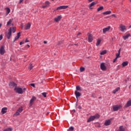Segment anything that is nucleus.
<instances>
[{
	"mask_svg": "<svg viewBox=\"0 0 131 131\" xmlns=\"http://www.w3.org/2000/svg\"><path fill=\"white\" fill-rule=\"evenodd\" d=\"M100 118V115L98 114L94 116H91L87 120V122H91V121H94L95 119H99Z\"/></svg>",
	"mask_w": 131,
	"mask_h": 131,
	"instance_id": "nucleus-1",
	"label": "nucleus"
},
{
	"mask_svg": "<svg viewBox=\"0 0 131 131\" xmlns=\"http://www.w3.org/2000/svg\"><path fill=\"white\" fill-rule=\"evenodd\" d=\"M14 91L15 93H17V94H23L26 91V89L24 88L23 89L20 87H15L14 88Z\"/></svg>",
	"mask_w": 131,
	"mask_h": 131,
	"instance_id": "nucleus-2",
	"label": "nucleus"
},
{
	"mask_svg": "<svg viewBox=\"0 0 131 131\" xmlns=\"http://www.w3.org/2000/svg\"><path fill=\"white\" fill-rule=\"evenodd\" d=\"M22 112H23V106H20L13 115V116H19V115H20V113H22Z\"/></svg>",
	"mask_w": 131,
	"mask_h": 131,
	"instance_id": "nucleus-3",
	"label": "nucleus"
},
{
	"mask_svg": "<svg viewBox=\"0 0 131 131\" xmlns=\"http://www.w3.org/2000/svg\"><path fill=\"white\" fill-rule=\"evenodd\" d=\"M68 8H69V6L68 5L60 6L59 7H57L55 11H59L60 10H66V9H68Z\"/></svg>",
	"mask_w": 131,
	"mask_h": 131,
	"instance_id": "nucleus-4",
	"label": "nucleus"
},
{
	"mask_svg": "<svg viewBox=\"0 0 131 131\" xmlns=\"http://www.w3.org/2000/svg\"><path fill=\"white\" fill-rule=\"evenodd\" d=\"M62 19V15H58L54 18V21L56 23H59Z\"/></svg>",
	"mask_w": 131,
	"mask_h": 131,
	"instance_id": "nucleus-5",
	"label": "nucleus"
},
{
	"mask_svg": "<svg viewBox=\"0 0 131 131\" xmlns=\"http://www.w3.org/2000/svg\"><path fill=\"white\" fill-rule=\"evenodd\" d=\"M100 69L102 71H106L107 70V67H106V63L105 62H102L100 64Z\"/></svg>",
	"mask_w": 131,
	"mask_h": 131,
	"instance_id": "nucleus-6",
	"label": "nucleus"
},
{
	"mask_svg": "<svg viewBox=\"0 0 131 131\" xmlns=\"http://www.w3.org/2000/svg\"><path fill=\"white\" fill-rule=\"evenodd\" d=\"M119 29L121 32H125V31H126V27H125V26H124V25H120Z\"/></svg>",
	"mask_w": 131,
	"mask_h": 131,
	"instance_id": "nucleus-7",
	"label": "nucleus"
},
{
	"mask_svg": "<svg viewBox=\"0 0 131 131\" xmlns=\"http://www.w3.org/2000/svg\"><path fill=\"white\" fill-rule=\"evenodd\" d=\"M31 27V23H28L24 25L25 30H29Z\"/></svg>",
	"mask_w": 131,
	"mask_h": 131,
	"instance_id": "nucleus-8",
	"label": "nucleus"
},
{
	"mask_svg": "<svg viewBox=\"0 0 131 131\" xmlns=\"http://www.w3.org/2000/svg\"><path fill=\"white\" fill-rule=\"evenodd\" d=\"M6 53V49H5V46H2L0 47V55H5Z\"/></svg>",
	"mask_w": 131,
	"mask_h": 131,
	"instance_id": "nucleus-9",
	"label": "nucleus"
},
{
	"mask_svg": "<svg viewBox=\"0 0 131 131\" xmlns=\"http://www.w3.org/2000/svg\"><path fill=\"white\" fill-rule=\"evenodd\" d=\"M122 107V106H121V105H116L113 106V109L114 111H118Z\"/></svg>",
	"mask_w": 131,
	"mask_h": 131,
	"instance_id": "nucleus-10",
	"label": "nucleus"
},
{
	"mask_svg": "<svg viewBox=\"0 0 131 131\" xmlns=\"http://www.w3.org/2000/svg\"><path fill=\"white\" fill-rule=\"evenodd\" d=\"M50 5H51V3H50V2L46 1L45 2V5L41 6L40 8H42V9H46V8H48V7H49Z\"/></svg>",
	"mask_w": 131,
	"mask_h": 131,
	"instance_id": "nucleus-11",
	"label": "nucleus"
},
{
	"mask_svg": "<svg viewBox=\"0 0 131 131\" xmlns=\"http://www.w3.org/2000/svg\"><path fill=\"white\" fill-rule=\"evenodd\" d=\"M98 1H95V2H92L90 5H89V9L90 10H93L94 9V6H96V5H97V4H98Z\"/></svg>",
	"mask_w": 131,
	"mask_h": 131,
	"instance_id": "nucleus-12",
	"label": "nucleus"
},
{
	"mask_svg": "<svg viewBox=\"0 0 131 131\" xmlns=\"http://www.w3.org/2000/svg\"><path fill=\"white\" fill-rule=\"evenodd\" d=\"M111 29V26H108L107 27L104 28L102 29V32L103 34H105L106 33L108 32L109 30Z\"/></svg>",
	"mask_w": 131,
	"mask_h": 131,
	"instance_id": "nucleus-13",
	"label": "nucleus"
},
{
	"mask_svg": "<svg viewBox=\"0 0 131 131\" xmlns=\"http://www.w3.org/2000/svg\"><path fill=\"white\" fill-rule=\"evenodd\" d=\"M88 35L89 42H92L94 40V37H93V35H91V33H88Z\"/></svg>",
	"mask_w": 131,
	"mask_h": 131,
	"instance_id": "nucleus-14",
	"label": "nucleus"
},
{
	"mask_svg": "<svg viewBox=\"0 0 131 131\" xmlns=\"http://www.w3.org/2000/svg\"><path fill=\"white\" fill-rule=\"evenodd\" d=\"M6 36L8 39H10V38H11V36H12V32L9 30L8 32L6 33Z\"/></svg>",
	"mask_w": 131,
	"mask_h": 131,
	"instance_id": "nucleus-15",
	"label": "nucleus"
},
{
	"mask_svg": "<svg viewBox=\"0 0 131 131\" xmlns=\"http://www.w3.org/2000/svg\"><path fill=\"white\" fill-rule=\"evenodd\" d=\"M7 111H8V108L7 107H4L2 108L1 110L2 115H4V114H6Z\"/></svg>",
	"mask_w": 131,
	"mask_h": 131,
	"instance_id": "nucleus-16",
	"label": "nucleus"
},
{
	"mask_svg": "<svg viewBox=\"0 0 131 131\" xmlns=\"http://www.w3.org/2000/svg\"><path fill=\"white\" fill-rule=\"evenodd\" d=\"M13 21H14V19L13 18L10 19L7 23V26H9L10 25H12L13 26L14 25V24L13 23Z\"/></svg>",
	"mask_w": 131,
	"mask_h": 131,
	"instance_id": "nucleus-17",
	"label": "nucleus"
},
{
	"mask_svg": "<svg viewBox=\"0 0 131 131\" xmlns=\"http://www.w3.org/2000/svg\"><path fill=\"white\" fill-rule=\"evenodd\" d=\"M16 27H12L9 28V31L11 32V33L12 32L13 33H15L16 32Z\"/></svg>",
	"mask_w": 131,
	"mask_h": 131,
	"instance_id": "nucleus-18",
	"label": "nucleus"
},
{
	"mask_svg": "<svg viewBox=\"0 0 131 131\" xmlns=\"http://www.w3.org/2000/svg\"><path fill=\"white\" fill-rule=\"evenodd\" d=\"M131 106V99L129 100L126 104L125 105V108H128V107H130Z\"/></svg>",
	"mask_w": 131,
	"mask_h": 131,
	"instance_id": "nucleus-19",
	"label": "nucleus"
},
{
	"mask_svg": "<svg viewBox=\"0 0 131 131\" xmlns=\"http://www.w3.org/2000/svg\"><path fill=\"white\" fill-rule=\"evenodd\" d=\"M111 124V120H105L104 122V125H105V126H108V125H110Z\"/></svg>",
	"mask_w": 131,
	"mask_h": 131,
	"instance_id": "nucleus-20",
	"label": "nucleus"
},
{
	"mask_svg": "<svg viewBox=\"0 0 131 131\" xmlns=\"http://www.w3.org/2000/svg\"><path fill=\"white\" fill-rule=\"evenodd\" d=\"M20 36H21V34L20 32H18L17 34V36L15 37L14 38V42H15V41H16V40H17V39H19V38H20Z\"/></svg>",
	"mask_w": 131,
	"mask_h": 131,
	"instance_id": "nucleus-21",
	"label": "nucleus"
},
{
	"mask_svg": "<svg viewBox=\"0 0 131 131\" xmlns=\"http://www.w3.org/2000/svg\"><path fill=\"white\" fill-rule=\"evenodd\" d=\"M75 95L77 99H78V98H79V96H81V94H80V93L78 92V91H75Z\"/></svg>",
	"mask_w": 131,
	"mask_h": 131,
	"instance_id": "nucleus-22",
	"label": "nucleus"
},
{
	"mask_svg": "<svg viewBox=\"0 0 131 131\" xmlns=\"http://www.w3.org/2000/svg\"><path fill=\"white\" fill-rule=\"evenodd\" d=\"M112 13V12H111V11L109 10V11H104L103 12H102V15H110V14H111Z\"/></svg>",
	"mask_w": 131,
	"mask_h": 131,
	"instance_id": "nucleus-23",
	"label": "nucleus"
},
{
	"mask_svg": "<svg viewBox=\"0 0 131 131\" xmlns=\"http://www.w3.org/2000/svg\"><path fill=\"white\" fill-rule=\"evenodd\" d=\"M122 67H125V66H127L128 65V61H123L122 64H121Z\"/></svg>",
	"mask_w": 131,
	"mask_h": 131,
	"instance_id": "nucleus-24",
	"label": "nucleus"
},
{
	"mask_svg": "<svg viewBox=\"0 0 131 131\" xmlns=\"http://www.w3.org/2000/svg\"><path fill=\"white\" fill-rule=\"evenodd\" d=\"M9 86H15V88H16L17 84L14 82H10L9 83Z\"/></svg>",
	"mask_w": 131,
	"mask_h": 131,
	"instance_id": "nucleus-25",
	"label": "nucleus"
},
{
	"mask_svg": "<svg viewBox=\"0 0 131 131\" xmlns=\"http://www.w3.org/2000/svg\"><path fill=\"white\" fill-rule=\"evenodd\" d=\"M102 41V40L100 38H98L97 39V42L96 44V46L97 47L100 46V44L101 43V42Z\"/></svg>",
	"mask_w": 131,
	"mask_h": 131,
	"instance_id": "nucleus-26",
	"label": "nucleus"
},
{
	"mask_svg": "<svg viewBox=\"0 0 131 131\" xmlns=\"http://www.w3.org/2000/svg\"><path fill=\"white\" fill-rule=\"evenodd\" d=\"M103 10H104V7L100 6L97 9V12H101V11H103Z\"/></svg>",
	"mask_w": 131,
	"mask_h": 131,
	"instance_id": "nucleus-27",
	"label": "nucleus"
},
{
	"mask_svg": "<svg viewBox=\"0 0 131 131\" xmlns=\"http://www.w3.org/2000/svg\"><path fill=\"white\" fill-rule=\"evenodd\" d=\"M129 36H130V34L128 33V34L124 35L123 36V38L124 40H126V39H127V38H128V37H129Z\"/></svg>",
	"mask_w": 131,
	"mask_h": 131,
	"instance_id": "nucleus-28",
	"label": "nucleus"
},
{
	"mask_svg": "<svg viewBox=\"0 0 131 131\" xmlns=\"http://www.w3.org/2000/svg\"><path fill=\"white\" fill-rule=\"evenodd\" d=\"M5 10H6V15L7 16L11 12V9L9 8L6 7Z\"/></svg>",
	"mask_w": 131,
	"mask_h": 131,
	"instance_id": "nucleus-29",
	"label": "nucleus"
},
{
	"mask_svg": "<svg viewBox=\"0 0 131 131\" xmlns=\"http://www.w3.org/2000/svg\"><path fill=\"white\" fill-rule=\"evenodd\" d=\"M36 98L35 97H33L31 100L30 101V106H32V103L34 102V100H35Z\"/></svg>",
	"mask_w": 131,
	"mask_h": 131,
	"instance_id": "nucleus-30",
	"label": "nucleus"
},
{
	"mask_svg": "<svg viewBox=\"0 0 131 131\" xmlns=\"http://www.w3.org/2000/svg\"><path fill=\"white\" fill-rule=\"evenodd\" d=\"M117 131H125V129L122 126H120Z\"/></svg>",
	"mask_w": 131,
	"mask_h": 131,
	"instance_id": "nucleus-31",
	"label": "nucleus"
},
{
	"mask_svg": "<svg viewBox=\"0 0 131 131\" xmlns=\"http://www.w3.org/2000/svg\"><path fill=\"white\" fill-rule=\"evenodd\" d=\"M119 90H120V88L118 87V88H117L115 90H114V91H113V93L114 94H116V93H117V92H118V91H119Z\"/></svg>",
	"mask_w": 131,
	"mask_h": 131,
	"instance_id": "nucleus-32",
	"label": "nucleus"
},
{
	"mask_svg": "<svg viewBox=\"0 0 131 131\" xmlns=\"http://www.w3.org/2000/svg\"><path fill=\"white\" fill-rule=\"evenodd\" d=\"M106 54H107V50H103L100 52V55H105Z\"/></svg>",
	"mask_w": 131,
	"mask_h": 131,
	"instance_id": "nucleus-33",
	"label": "nucleus"
},
{
	"mask_svg": "<svg viewBox=\"0 0 131 131\" xmlns=\"http://www.w3.org/2000/svg\"><path fill=\"white\" fill-rule=\"evenodd\" d=\"M12 130H13V128L9 127V128L4 129V131H12Z\"/></svg>",
	"mask_w": 131,
	"mask_h": 131,
	"instance_id": "nucleus-34",
	"label": "nucleus"
},
{
	"mask_svg": "<svg viewBox=\"0 0 131 131\" xmlns=\"http://www.w3.org/2000/svg\"><path fill=\"white\" fill-rule=\"evenodd\" d=\"M76 91H79L80 92L81 91V88H80V86H76Z\"/></svg>",
	"mask_w": 131,
	"mask_h": 131,
	"instance_id": "nucleus-35",
	"label": "nucleus"
},
{
	"mask_svg": "<svg viewBox=\"0 0 131 131\" xmlns=\"http://www.w3.org/2000/svg\"><path fill=\"white\" fill-rule=\"evenodd\" d=\"M32 68H33V66H32V64L30 63L29 66V69L30 70H32Z\"/></svg>",
	"mask_w": 131,
	"mask_h": 131,
	"instance_id": "nucleus-36",
	"label": "nucleus"
},
{
	"mask_svg": "<svg viewBox=\"0 0 131 131\" xmlns=\"http://www.w3.org/2000/svg\"><path fill=\"white\" fill-rule=\"evenodd\" d=\"M117 59H118V58H120V53H117L116 54Z\"/></svg>",
	"mask_w": 131,
	"mask_h": 131,
	"instance_id": "nucleus-37",
	"label": "nucleus"
},
{
	"mask_svg": "<svg viewBox=\"0 0 131 131\" xmlns=\"http://www.w3.org/2000/svg\"><path fill=\"white\" fill-rule=\"evenodd\" d=\"M80 72H83V71H84V68L83 67H81L80 68Z\"/></svg>",
	"mask_w": 131,
	"mask_h": 131,
	"instance_id": "nucleus-38",
	"label": "nucleus"
},
{
	"mask_svg": "<svg viewBox=\"0 0 131 131\" xmlns=\"http://www.w3.org/2000/svg\"><path fill=\"white\" fill-rule=\"evenodd\" d=\"M42 95L44 97V98H47V93L46 92L42 93Z\"/></svg>",
	"mask_w": 131,
	"mask_h": 131,
	"instance_id": "nucleus-39",
	"label": "nucleus"
},
{
	"mask_svg": "<svg viewBox=\"0 0 131 131\" xmlns=\"http://www.w3.org/2000/svg\"><path fill=\"white\" fill-rule=\"evenodd\" d=\"M73 129H74V128L73 127L71 126L69 128L68 131H72V130H73Z\"/></svg>",
	"mask_w": 131,
	"mask_h": 131,
	"instance_id": "nucleus-40",
	"label": "nucleus"
},
{
	"mask_svg": "<svg viewBox=\"0 0 131 131\" xmlns=\"http://www.w3.org/2000/svg\"><path fill=\"white\" fill-rule=\"evenodd\" d=\"M117 60V58H115L114 60H113V63H115L116 62V61Z\"/></svg>",
	"mask_w": 131,
	"mask_h": 131,
	"instance_id": "nucleus-41",
	"label": "nucleus"
},
{
	"mask_svg": "<svg viewBox=\"0 0 131 131\" xmlns=\"http://www.w3.org/2000/svg\"><path fill=\"white\" fill-rule=\"evenodd\" d=\"M19 45H20V46H22V45H24V41H23L20 42Z\"/></svg>",
	"mask_w": 131,
	"mask_h": 131,
	"instance_id": "nucleus-42",
	"label": "nucleus"
},
{
	"mask_svg": "<svg viewBox=\"0 0 131 131\" xmlns=\"http://www.w3.org/2000/svg\"><path fill=\"white\" fill-rule=\"evenodd\" d=\"M3 34L0 35V40H2L3 39Z\"/></svg>",
	"mask_w": 131,
	"mask_h": 131,
	"instance_id": "nucleus-43",
	"label": "nucleus"
},
{
	"mask_svg": "<svg viewBox=\"0 0 131 131\" xmlns=\"http://www.w3.org/2000/svg\"><path fill=\"white\" fill-rule=\"evenodd\" d=\"M25 42H29V40H28V39H26L25 40Z\"/></svg>",
	"mask_w": 131,
	"mask_h": 131,
	"instance_id": "nucleus-44",
	"label": "nucleus"
},
{
	"mask_svg": "<svg viewBox=\"0 0 131 131\" xmlns=\"http://www.w3.org/2000/svg\"><path fill=\"white\" fill-rule=\"evenodd\" d=\"M81 35V33L79 32V33H77V36H79V35Z\"/></svg>",
	"mask_w": 131,
	"mask_h": 131,
	"instance_id": "nucleus-45",
	"label": "nucleus"
},
{
	"mask_svg": "<svg viewBox=\"0 0 131 131\" xmlns=\"http://www.w3.org/2000/svg\"><path fill=\"white\" fill-rule=\"evenodd\" d=\"M112 16L114 17L115 18H116V14H112Z\"/></svg>",
	"mask_w": 131,
	"mask_h": 131,
	"instance_id": "nucleus-46",
	"label": "nucleus"
},
{
	"mask_svg": "<svg viewBox=\"0 0 131 131\" xmlns=\"http://www.w3.org/2000/svg\"><path fill=\"white\" fill-rule=\"evenodd\" d=\"M31 86H33V88H34V86H35V85L33 83L31 84Z\"/></svg>",
	"mask_w": 131,
	"mask_h": 131,
	"instance_id": "nucleus-47",
	"label": "nucleus"
},
{
	"mask_svg": "<svg viewBox=\"0 0 131 131\" xmlns=\"http://www.w3.org/2000/svg\"><path fill=\"white\" fill-rule=\"evenodd\" d=\"M94 0H88L89 3H92V2H93Z\"/></svg>",
	"mask_w": 131,
	"mask_h": 131,
	"instance_id": "nucleus-48",
	"label": "nucleus"
},
{
	"mask_svg": "<svg viewBox=\"0 0 131 131\" xmlns=\"http://www.w3.org/2000/svg\"><path fill=\"white\" fill-rule=\"evenodd\" d=\"M23 1H24V0H19V4H21V3H22V2H23Z\"/></svg>",
	"mask_w": 131,
	"mask_h": 131,
	"instance_id": "nucleus-49",
	"label": "nucleus"
},
{
	"mask_svg": "<svg viewBox=\"0 0 131 131\" xmlns=\"http://www.w3.org/2000/svg\"><path fill=\"white\" fill-rule=\"evenodd\" d=\"M43 43H45V44L48 43V41H43Z\"/></svg>",
	"mask_w": 131,
	"mask_h": 131,
	"instance_id": "nucleus-50",
	"label": "nucleus"
},
{
	"mask_svg": "<svg viewBox=\"0 0 131 131\" xmlns=\"http://www.w3.org/2000/svg\"><path fill=\"white\" fill-rule=\"evenodd\" d=\"M20 27L21 29H23V25L22 24L20 25Z\"/></svg>",
	"mask_w": 131,
	"mask_h": 131,
	"instance_id": "nucleus-51",
	"label": "nucleus"
},
{
	"mask_svg": "<svg viewBox=\"0 0 131 131\" xmlns=\"http://www.w3.org/2000/svg\"><path fill=\"white\" fill-rule=\"evenodd\" d=\"M27 47H28V48H30V46H29V45H27Z\"/></svg>",
	"mask_w": 131,
	"mask_h": 131,
	"instance_id": "nucleus-52",
	"label": "nucleus"
},
{
	"mask_svg": "<svg viewBox=\"0 0 131 131\" xmlns=\"http://www.w3.org/2000/svg\"><path fill=\"white\" fill-rule=\"evenodd\" d=\"M118 54H120V49H119L118 51Z\"/></svg>",
	"mask_w": 131,
	"mask_h": 131,
	"instance_id": "nucleus-53",
	"label": "nucleus"
},
{
	"mask_svg": "<svg viewBox=\"0 0 131 131\" xmlns=\"http://www.w3.org/2000/svg\"><path fill=\"white\" fill-rule=\"evenodd\" d=\"M119 67H120V66L118 65V66H117V68H118V69H119Z\"/></svg>",
	"mask_w": 131,
	"mask_h": 131,
	"instance_id": "nucleus-54",
	"label": "nucleus"
},
{
	"mask_svg": "<svg viewBox=\"0 0 131 131\" xmlns=\"http://www.w3.org/2000/svg\"><path fill=\"white\" fill-rule=\"evenodd\" d=\"M3 25L2 24H0V28H1V27H2V26Z\"/></svg>",
	"mask_w": 131,
	"mask_h": 131,
	"instance_id": "nucleus-55",
	"label": "nucleus"
},
{
	"mask_svg": "<svg viewBox=\"0 0 131 131\" xmlns=\"http://www.w3.org/2000/svg\"><path fill=\"white\" fill-rule=\"evenodd\" d=\"M81 108V107H80V106L79 107V109H80Z\"/></svg>",
	"mask_w": 131,
	"mask_h": 131,
	"instance_id": "nucleus-56",
	"label": "nucleus"
},
{
	"mask_svg": "<svg viewBox=\"0 0 131 131\" xmlns=\"http://www.w3.org/2000/svg\"><path fill=\"white\" fill-rule=\"evenodd\" d=\"M129 28H131V25L129 26Z\"/></svg>",
	"mask_w": 131,
	"mask_h": 131,
	"instance_id": "nucleus-57",
	"label": "nucleus"
},
{
	"mask_svg": "<svg viewBox=\"0 0 131 131\" xmlns=\"http://www.w3.org/2000/svg\"><path fill=\"white\" fill-rule=\"evenodd\" d=\"M49 114V113H47V115H48Z\"/></svg>",
	"mask_w": 131,
	"mask_h": 131,
	"instance_id": "nucleus-58",
	"label": "nucleus"
},
{
	"mask_svg": "<svg viewBox=\"0 0 131 131\" xmlns=\"http://www.w3.org/2000/svg\"><path fill=\"white\" fill-rule=\"evenodd\" d=\"M129 1H130V3H131V0H129Z\"/></svg>",
	"mask_w": 131,
	"mask_h": 131,
	"instance_id": "nucleus-59",
	"label": "nucleus"
},
{
	"mask_svg": "<svg viewBox=\"0 0 131 131\" xmlns=\"http://www.w3.org/2000/svg\"><path fill=\"white\" fill-rule=\"evenodd\" d=\"M52 1H54V0H52Z\"/></svg>",
	"mask_w": 131,
	"mask_h": 131,
	"instance_id": "nucleus-60",
	"label": "nucleus"
}]
</instances>
